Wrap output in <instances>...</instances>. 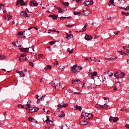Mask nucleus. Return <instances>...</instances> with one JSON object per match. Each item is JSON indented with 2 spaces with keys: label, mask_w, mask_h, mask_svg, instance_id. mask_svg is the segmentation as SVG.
Returning <instances> with one entry per match:
<instances>
[{
  "label": "nucleus",
  "mask_w": 129,
  "mask_h": 129,
  "mask_svg": "<svg viewBox=\"0 0 129 129\" xmlns=\"http://www.w3.org/2000/svg\"><path fill=\"white\" fill-rule=\"evenodd\" d=\"M86 61H92V58L91 57H87L85 58Z\"/></svg>",
  "instance_id": "nucleus-39"
},
{
  "label": "nucleus",
  "mask_w": 129,
  "mask_h": 129,
  "mask_svg": "<svg viewBox=\"0 0 129 129\" xmlns=\"http://www.w3.org/2000/svg\"><path fill=\"white\" fill-rule=\"evenodd\" d=\"M125 11H129V6H127L126 8H125Z\"/></svg>",
  "instance_id": "nucleus-61"
},
{
  "label": "nucleus",
  "mask_w": 129,
  "mask_h": 129,
  "mask_svg": "<svg viewBox=\"0 0 129 129\" xmlns=\"http://www.w3.org/2000/svg\"><path fill=\"white\" fill-rule=\"evenodd\" d=\"M19 2L20 3V5L22 6V5H23L24 4V0H19Z\"/></svg>",
  "instance_id": "nucleus-51"
},
{
  "label": "nucleus",
  "mask_w": 129,
  "mask_h": 129,
  "mask_svg": "<svg viewBox=\"0 0 129 129\" xmlns=\"http://www.w3.org/2000/svg\"><path fill=\"white\" fill-rule=\"evenodd\" d=\"M17 73H18L19 74H20V76H22V74H24V72L17 71Z\"/></svg>",
  "instance_id": "nucleus-38"
},
{
  "label": "nucleus",
  "mask_w": 129,
  "mask_h": 129,
  "mask_svg": "<svg viewBox=\"0 0 129 129\" xmlns=\"http://www.w3.org/2000/svg\"><path fill=\"white\" fill-rule=\"evenodd\" d=\"M32 5L33 7H37V6H39V4H38L37 1L35 0L32 1Z\"/></svg>",
  "instance_id": "nucleus-15"
},
{
  "label": "nucleus",
  "mask_w": 129,
  "mask_h": 129,
  "mask_svg": "<svg viewBox=\"0 0 129 129\" xmlns=\"http://www.w3.org/2000/svg\"><path fill=\"white\" fill-rule=\"evenodd\" d=\"M87 123H88V121L86 120H83L80 122V124H81V125H85L87 124Z\"/></svg>",
  "instance_id": "nucleus-11"
},
{
  "label": "nucleus",
  "mask_w": 129,
  "mask_h": 129,
  "mask_svg": "<svg viewBox=\"0 0 129 129\" xmlns=\"http://www.w3.org/2000/svg\"><path fill=\"white\" fill-rule=\"evenodd\" d=\"M125 127L129 129V124H126L125 125Z\"/></svg>",
  "instance_id": "nucleus-64"
},
{
  "label": "nucleus",
  "mask_w": 129,
  "mask_h": 129,
  "mask_svg": "<svg viewBox=\"0 0 129 129\" xmlns=\"http://www.w3.org/2000/svg\"><path fill=\"white\" fill-rule=\"evenodd\" d=\"M4 18H5V19L7 20V21H10L11 19H12V16L11 15H7L4 16Z\"/></svg>",
  "instance_id": "nucleus-12"
},
{
  "label": "nucleus",
  "mask_w": 129,
  "mask_h": 129,
  "mask_svg": "<svg viewBox=\"0 0 129 129\" xmlns=\"http://www.w3.org/2000/svg\"><path fill=\"white\" fill-rule=\"evenodd\" d=\"M91 77L92 78V79L94 80V76H96V75H97V72H93V73H91Z\"/></svg>",
  "instance_id": "nucleus-13"
},
{
  "label": "nucleus",
  "mask_w": 129,
  "mask_h": 129,
  "mask_svg": "<svg viewBox=\"0 0 129 129\" xmlns=\"http://www.w3.org/2000/svg\"><path fill=\"white\" fill-rule=\"evenodd\" d=\"M74 51V49H72L70 50V48H68V51L69 52L70 54H72L73 53V51Z\"/></svg>",
  "instance_id": "nucleus-25"
},
{
  "label": "nucleus",
  "mask_w": 129,
  "mask_h": 129,
  "mask_svg": "<svg viewBox=\"0 0 129 129\" xmlns=\"http://www.w3.org/2000/svg\"><path fill=\"white\" fill-rule=\"evenodd\" d=\"M34 108H32V107H31V108H29V111H28V112H29V113H32V112H31V110H34Z\"/></svg>",
  "instance_id": "nucleus-43"
},
{
  "label": "nucleus",
  "mask_w": 129,
  "mask_h": 129,
  "mask_svg": "<svg viewBox=\"0 0 129 129\" xmlns=\"http://www.w3.org/2000/svg\"><path fill=\"white\" fill-rule=\"evenodd\" d=\"M78 82H79V83L80 84L81 83V81L80 80H73L72 83V84H77V83H78Z\"/></svg>",
  "instance_id": "nucleus-10"
},
{
  "label": "nucleus",
  "mask_w": 129,
  "mask_h": 129,
  "mask_svg": "<svg viewBox=\"0 0 129 129\" xmlns=\"http://www.w3.org/2000/svg\"><path fill=\"white\" fill-rule=\"evenodd\" d=\"M42 56H43V54H38V57L39 58H42Z\"/></svg>",
  "instance_id": "nucleus-60"
},
{
  "label": "nucleus",
  "mask_w": 129,
  "mask_h": 129,
  "mask_svg": "<svg viewBox=\"0 0 129 129\" xmlns=\"http://www.w3.org/2000/svg\"><path fill=\"white\" fill-rule=\"evenodd\" d=\"M100 107L101 108H106L107 107H108V105L107 104H104V105H100Z\"/></svg>",
  "instance_id": "nucleus-17"
},
{
  "label": "nucleus",
  "mask_w": 129,
  "mask_h": 129,
  "mask_svg": "<svg viewBox=\"0 0 129 129\" xmlns=\"http://www.w3.org/2000/svg\"><path fill=\"white\" fill-rule=\"evenodd\" d=\"M116 59H117V57H115V58H106V60H108L109 61H114V60H116Z\"/></svg>",
  "instance_id": "nucleus-18"
},
{
  "label": "nucleus",
  "mask_w": 129,
  "mask_h": 129,
  "mask_svg": "<svg viewBox=\"0 0 129 129\" xmlns=\"http://www.w3.org/2000/svg\"><path fill=\"white\" fill-rule=\"evenodd\" d=\"M91 87V88H95V87H96V85H95V84H92Z\"/></svg>",
  "instance_id": "nucleus-45"
},
{
  "label": "nucleus",
  "mask_w": 129,
  "mask_h": 129,
  "mask_svg": "<svg viewBox=\"0 0 129 129\" xmlns=\"http://www.w3.org/2000/svg\"><path fill=\"white\" fill-rule=\"evenodd\" d=\"M75 24H69V25H67L66 26L68 27V28H71L72 27H73V26H74Z\"/></svg>",
  "instance_id": "nucleus-46"
},
{
  "label": "nucleus",
  "mask_w": 129,
  "mask_h": 129,
  "mask_svg": "<svg viewBox=\"0 0 129 129\" xmlns=\"http://www.w3.org/2000/svg\"><path fill=\"white\" fill-rule=\"evenodd\" d=\"M58 68H59V69H60V70L63 71L64 69H65V67H64V66H59Z\"/></svg>",
  "instance_id": "nucleus-35"
},
{
  "label": "nucleus",
  "mask_w": 129,
  "mask_h": 129,
  "mask_svg": "<svg viewBox=\"0 0 129 129\" xmlns=\"http://www.w3.org/2000/svg\"><path fill=\"white\" fill-rule=\"evenodd\" d=\"M118 53H119V54H120L121 55H124V54L125 55H126V53H125V52H124V51H117Z\"/></svg>",
  "instance_id": "nucleus-29"
},
{
  "label": "nucleus",
  "mask_w": 129,
  "mask_h": 129,
  "mask_svg": "<svg viewBox=\"0 0 129 129\" xmlns=\"http://www.w3.org/2000/svg\"><path fill=\"white\" fill-rule=\"evenodd\" d=\"M36 97L37 99L39 100V101H42V100H43L42 99V98H38V97H40V96L38 95L36 96Z\"/></svg>",
  "instance_id": "nucleus-40"
},
{
  "label": "nucleus",
  "mask_w": 129,
  "mask_h": 129,
  "mask_svg": "<svg viewBox=\"0 0 129 129\" xmlns=\"http://www.w3.org/2000/svg\"><path fill=\"white\" fill-rule=\"evenodd\" d=\"M12 44H13V45H14L15 47H22L21 45H17V44L16 43V42H13Z\"/></svg>",
  "instance_id": "nucleus-32"
},
{
  "label": "nucleus",
  "mask_w": 129,
  "mask_h": 129,
  "mask_svg": "<svg viewBox=\"0 0 129 129\" xmlns=\"http://www.w3.org/2000/svg\"><path fill=\"white\" fill-rule=\"evenodd\" d=\"M85 39L86 41H90V40H92V36L90 35H86L85 37Z\"/></svg>",
  "instance_id": "nucleus-8"
},
{
  "label": "nucleus",
  "mask_w": 129,
  "mask_h": 129,
  "mask_svg": "<svg viewBox=\"0 0 129 129\" xmlns=\"http://www.w3.org/2000/svg\"><path fill=\"white\" fill-rule=\"evenodd\" d=\"M25 106H27V107L25 108L26 110H28V108H31V105H30V103H29V102L27 103Z\"/></svg>",
  "instance_id": "nucleus-23"
},
{
  "label": "nucleus",
  "mask_w": 129,
  "mask_h": 129,
  "mask_svg": "<svg viewBox=\"0 0 129 129\" xmlns=\"http://www.w3.org/2000/svg\"><path fill=\"white\" fill-rule=\"evenodd\" d=\"M27 60H28V59L27 58V57L22 58V62L23 61H27Z\"/></svg>",
  "instance_id": "nucleus-52"
},
{
  "label": "nucleus",
  "mask_w": 129,
  "mask_h": 129,
  "mask_svg": "<svg viewBox=\"0 0 129 129\" xmlns=\"http://www.w3.org/2000/svg\"><path fill=\"white\" fill-rule=\"evenodd\" d=\"M93 5V0L92 1H85L84 3V6H91Z\"/></svg>",
  "instance_id": "nucleus-5"
},
{
  "label": "nucleus",
  "mask_w": 129,
  "mask_h": 129,
  "mask_svg": "<svg viewBox=\"0 0 129 129\" xmlns=\"http://www.w3.org/2000/svg\"><path fill=\"white\" fill-rule=\"evenodd\" d=\"M114 77L118 79V78H123L125 76V74L124 73H118L116 72L115 74H114Z\"/></svg>",
  "instance_id": "nucleus-1"
},
{
  "label": "nucleus",
  "mask_w": 129,
  "mask_h": 129,
  "mask_svg": "<svg viewBox=\"0 0 129 129\" xmlns=\"http://www.w3.org/2000/svg\"><path fill=\"white\" fill-rule=\"evenodd\" d=\"M126 49V52H127V53L129 54V47H127Z\"/></svg>",
  "instance_id": "nucleus-63"
},
{
  "label": "nucleus",
  "mask_w": 129,
  "mask_h": 129,
  "mask_svg": "<svg viewBox=\"0 0 129 129\" xmlns=\"http://www.w3.org/2000/svg\"><path fill=\"white\" fill-rule=\"evenodd\" d=\"M118 87H120V83L117 82L115 85V87L118 88Z\"/></svg>",
  "instance_id": "nucleus-28"
},
{
  "label": "nucleus",
  "mask_w": 129,
  "mask_h": 129,
  "mask_svg": "<svg viewBox=\"0 0 129 129\" xmlns=\"http://www.w3.org/2000/svg\"><path fill=\"white\" fill-rule=\"evenodd\" d=\"M52 67L50 65H48L46 67L44 68L45 70H51Z\"/></svg>",
  "instance_id": "nucleus-21"
},
{
  "label": "nucleus",
  "mask_w": 129,
  "mask_h": 129,
  "mask_svg": "<svg viewBox=\"0 0 129 129\" xmlns=\"http://www.w3.org/2000/svg\"><path fill=\"white\" fill-rule=\"evenodd\" d=\"M29 65H30V66H32V67H33L34 66V63H33V62H30Z\"/></svg>",
  "instance_id": "nucleus-59"
},
{
  "label": "nucleus",
  "mask_w": 129,
  "mask_h": 129,
  "mask_svg": "<svg viewBox=\"0 0 129 129\" xmlns=\"http://www.w3.org/2000/svg\"><path fill=\"white\" fill-rule=\"evenodd\" d=\"M76 109H79V110H81L82 108H81V106H79L78 105H76Z\"/></svg>",
  "instance_id": "nucleus-37"
},
{
  "label": "nucleus",
  "mask_w": 129,
  "mask_h": 129,
  "mask_svg": "<svg viewBox=\"0 0 129 129\" xmlns=\"http://www.w3.org/2000/svg\"><path fill=\"white\" fill-rule=\"evenodd\" d=\"M68 92H69V93H73L74 91L71 89H69Z\"/></svg>",
  "instance_id": "nucleus-54"
},
{
  "label": "nucleus",
  "mask_w": 129,
  "mask_h": 129,
  "mask_svg": "<svg viewBox=\"0 0 129 129\" xmlns=\"http://www.w3.org/2000/svg\"><path fill=\"white\" fill-rule=\"evenodd\" d=\"M43 110L44 111V112H46V113H47V114H49L50 113V110H46H46H45V108H44L43 109Z\"/></svg>",
  "instance_id": "nucleus-41"
},
{
  "label": "nucleus",
  "mask_w": 129,
  "mask_h": 129,
  "mask_svg": "<svg viewBox=\"0 0 129 129\" xmlns=\"http://www.w3.org/2000/svg\"><path fill=\"white\" fill-rule=\"evenodd\" d=\"M79 69L76 70V72H80V70H82L83 68L82 67H78Z\"/></svg>",
  "instance_id": "nucleus-27"
},
{
  "label": "nucleus",
  "mask_w": 129,
  "mask_h": 129,
  "mask_svg": "<svg viewBox=\"0 0 129 129\" xmlns=\"http://www.w3.org/2000/svg\"><path fill=\"white\" fill-rule=\"evenodd\" d=\"M47 119L45 120V121H46V123H48V121L50 122L51 120H50V118H49V117L46 116Z\"/></svg>",
  "instance_id": "nucleus-44"
},
{
  "label": "nucleus",
  "mask_w": 129,
  "mask_h": 129,
  "mask_svg": "<svg viewBox=\"0 0 129 129\" xmlns=\"http://www.w3.org/2000/svg\"><path fill=\"white\" fill-rule=\"evenodd\" d=\"M20 5V0H17L16 3V6H19Z\"/></svg>",
  "instance_id": "nucleus-57"
},
{
  "label": "nucleus",
  "mask_w": 129,
  "mask_h": 129,
  "mask_svg": "<svg viewBox=\"0 0 129 129\" xmlns=\"http://www.w3.org/2000/svg\"><path fill=\"white\" fill-rule=\"evenodd\" d=\"M65 116V114L64 113V112L63 111H61V114L59 115V117H64Z\"/></svg>",
  "instance_id": "nucleus-26"
},
{
  "label": "nucleus",
  "mask_w": 129,
  "mask_h": 129,
  "mask_svg": "<svg viewBox=\"0 0 129 129\" xmlns=\"http://www.w3.org/2000/svg\"><path fill=\"white\" fill-rule=\"evenodd\" d=\"M61 86V84L60 83H58L56 85V86H54V87L56 89V87H59L57 88V89H60V88H62V87H60Z\"/></svg>",
  "instance_id": "nucleus-24"
},
{
  "label": "nucleus",
  "mask_w": 129,
  "mask_h": 129,
  "mask_svg": "<svg viewBox=\"0 0 129 129\" xmlns=\"http://www.w3.org/2000/svg\"><path fill=\"white\" fill-rule=\"evenodd\" d=\"M26 56L27 55H26V54H22L21 56H20L19 57L20 61H21V62H23V60H22V58H21V57H23V58H26Z\"/></svg>",
  "instance_id": "nucleus-14"
},
{
  "label": "nucleus",
  "mask_w": 129,
  "mask_h": 129,
  "mask_svg": "<svg viewBox=\"0 0 129 129\" xmlns=\"http://www.w3.org/2000/svg\"><path fill=\"white\" fill-rule=\"evenodd\" d=\"M33 117H29L28 118V120H29V121L32 122L33 121Z\"/></svg>",
  "instance_id": "nucleus-42"
},
{
  "label": "nucleus",
  "mask_w": 129,
  "mask_h": 129,
  "mask_svg": "<svg viewBox=\"0 0 129 129\" xmlns=\"http://www.w3.org/2000/svg\"><path fill=\"white\" fill-rule=\"evenodd\" d=\"M26 14H27V13H26L25 11H22L20 13L21 16L24 17H26Z\"/></svg>",
  "instance_id": "nucleus-22"
},
{
  "label": "nucleus",
  "mask_w": 129,
  "mask_h": 129,
  "mask_svg": "<svg viewBox=\"0 0 129 129\" xmlns=\"http://www.w3.org/2000/svg\"><path fill=\"white\" fill-rule=\"evenodd\" d=\"M118 119H119L118 117H114L111 116L109 118V121H110V122H116V121H117Z\"/></svg>",
  "instance_id": "nucleus-3"
},
{
  "label": "nucleus",
  "mask_w": 129,
  "mask_h": 129,
  "mask_svg": "<svg viewBox=\"0 0 129 129\" xmlns=\"http://www.w3.org/2000/svg\"><path fill=\"white\" fill-rule=\"evenodd\" d=\"M87 117H88V119H90V118H92V117H93V114L88 113Z\"/></svg>",
  "instance_id": "nucleus-16"
},
{
  "label": "nucleus",
  "mask_w": 129,
  "mask_h": 129,
  "mask_svg": "<svg viewBox=\"0 0 129 129\" xmlns=\"http://www.w3.org/2000/svg\"><path fill=\"white\" fill-rule=\"evenodd\" d=\"M114 3V1L113 0H110L108 4L109 7H110V6L112 5V4H113Z\"/></svg>",
  "instance_id": "nucleus-30"
},
{
  "label": "nucleus",
  "mask_w": 129,
  "mask_h": 129,
  "mask_svg": "<svg viewBox=\"0 0 129 129\" xmlns=\"http://www.w3.org/2000/svg\"><path fill=\"white\" fill-rule=\"evenodd\" d=\"M88 115V113H85L84 112H83V113L81 114V117L82 118L84 117V119H88L87 115Z\"/></svg>",
  "instance_id": "nucleus-7"
},
{
  "label": "nucleus",
  "mask_w": 129,
  "mask_h": 129,
  "mask_svg": "<svg viewBox=\"0 0 129 129\" xmlns=\"http://www.w3.org/2000/svg\"><path fill=\"white\" fill-rule=\"evenodd\" d=\"M107 74H108V76H112V75H113V73L110 72V71H108L107 72Z\"/></svg>",
  "instance_id": "nucleus-33"
},
{
  "label": "nucleus",
  "mask_w": 129,
  "mask_h": 129,
  "mask_svg": "<svg viewBox=\"0 0 129 129\" xmlns=\"http://www.w3.org/2000/svg\"><path fill=\"white\" fill-rule=\"evenodd\" d=\"M68 106V104H65L64 102H62L57 105V109H60L62 107H67Z\"/></svg>",
  "instance_id": "nucleus-2"
},
{
  "label": "nucleus",
  "mask_w": 129,
  "mask_h": 129,
  "mask_svg": "<svg viewBox=\"0 0 129 129\" xmlns=\"http://www.w3.org/2000/svg\"><path fill=\"white\" fill-rule=\"evenodd\" d=\"M76 67H77V64L74 65L71 68V72L72 73H76Z\"/></svg>",
  "instance_id": "nucleus-6"
},
{
  "label": "nucleus",
  "mask_w": 129,
  "mask_h": 129,
  "mask_svg": "<svg viewBox=\"0 0 129 129\" xmlns=\"http://www.w3.org/2000/svg\"><path fill=\"white\" fill-rule=\"evenodd\" d=\"M32 122H35V123H37V122H38V121H37V120H36V119H35V118H33V119H32Z\"/></svg>",
  "instance_id": "nucleus-53"
},
{
  "label": "nucleus",
  "mask_w": 129,
  "mask_h": 129,
  "mask_svg": "<svg viewBox=\"0 0 129 129\" xmlns=\"http://www.w3.org/2000/svg\"><path fill=\"white\" fill-rule=\"evenodd\" d=\"M38 110H39V108L36 107L35 108L33 111H32V112H35L36 111H38Z\"/></svg>",
  "instance_id": "nucleus-47"
},
{
  "label": "nucleus",
  "mask_w": 129,
  "mask_h": 129,
  "mask_svg": "<svg viewBox=\"0 0 129 129\" xmlns=\"http://www.w3.org/2000/svg\"><path fill=\"white\" fill-rule=\"evenodd\" d=\"M19 49L21 52H24V53H29V48L20 47Z\"/></svg>",
  "instance_id": "nucleus-4"
},
{
  "label": "nucleus",
  "mask_w": 129,
  "mask_h": 129,
  "mask_svg": "<svg viewBox=\"0 0 129 129\" xmlns=\"http://www.w3.org/2000/svg\"><path fill=\"white\" fill-rule=\"evenodd\" d=\"M20 36H24L23 34V32L22 31H19L17 35V37H18V38H20Z\"/></svg>",
  "instance_id": "nucleus-19"
},
{
  "label": "nucleus",
  "mask_w": 129,
  "mask_h": 129,
  "mask_svg": "<svg viewBox=\"0 0 129 129\" xmlns=\"http://www.w3.org/2000/svg\"><path fill=\"white\" fill-rule=\"evenodd\" d=\"M120 31H118L117 32H113L114 34H115V35H118V33H120Z\"/></svg>",
  "instance_id": "nucleus-55"
},
{
  "label": "nucleus",
  "mask_w": 129,
  "mask_h": 129,
  "mask_svg": "<svg viewBox=\"0 0 129 129\" xmlns=\"http://www.w3.org/2000/svg\"><path fill=\"white\" fill-rule=\"evenodd\" d=\"M3 7H4V8H5V6H4V5H2V4H0V11H1V9H3Z\"/></svg>",
  "instance_id": "nucleus-56"
},
{
  "label": "nucleus",
  "mask_w": 129,
  "mask_h": 129,
  "mask_svg": "<svg viewBox=\"0 0 129 129\" xmlns=\"http://www.w3.org/2000/svg\"><path fill=\"white\" fill-rule=\"evenodd\" d=\"M55 43H56V42H55V41H50V45H51V46H52V45H53V44H55Z\"/></svg>",
  "instance_id": "nucleus-49"
},
{
  "label": "nucleus",
  "mask_w": 129,
  "mask_h": 129,
  "mask_svg": "<svg viewBox=\"0 0 129 129\" xmlns=\"http://www.w3.org/2000/svg\"><path fill=\"white\" fill-rule=\"evenodd\" d=\"M66 39H68V40H70V39H72L73 38V35L72 34H68V33H66Z\"/></svg>",
  "instance_id": "nucleus-9"
},
{
  "label": "nucleus",
  "mask_w": 129,
  "mask_h": 129,
  "mask_svg": "<svg viewBox=\"0 0 129 129\" xmlns=\"http://www.w3.org/2000/svg\"><path fill=\"white\" fill-rule=\"evenodd\" d=\"M64 11H65V9L63 10V9H61V8H60V10H58V13H63V12H64Z\"/></svg>",
  "instance_id": "nucleus-48"
},
{
  "label": "nucleus",
  "mask_w": 129,
  "mask_h": 129,
  "mask_svg": "<svg viewBox=\"0 0 129 129\" xmlns=\"http://www.w3.org/2000/svg\"><path fill=\"white\" fill-rule=\"evenodd\" d=\"M58 61H55V62H54V65H58Z\"/></svg>",
  "instance_id": "nucleus-62"
},
{
  "label": "nucleus",
  "mask_w": 129,
  "mask_h": 129,
  "mask_svg": "<svg viewBox=\"0 0 129 129\" xmlns=\"http://www.w3.org/2000/svg\"><path fill=\"white\" fill-rule=\"evenodd\" d=\"M26 16H25V18H30L31 17V15L28 14L27 13L25 14Z\"/></svg>",
  "instance_id": "nucleus-50"
},
{
  "label": "nucleus",
  "mask_w": 129,
  "mask_h": 129,
  "mask_svg": "<svg viewBox=\"0 0 129 129\" xmlns=\"http://www.w3.org/2000/svg\"><path fill=\"white\" fill-rule=\"evenodd\" d=\"M99 106H100V105H98V104H96L95 105V107H96V108H99Z\"/></svg>",
  "instance_id": "nucleus-58"
},
{
  "label": "nucleus",
  "mask_w": 129,
  "mask_h": 129,
  "mask_svg": "<svg viewBox=\"0 0 129 129\" xmlns=\"http://www.w3.org/2000/svg\"><path fill=\"white\" fill-rule=\"evenodd\" d=\"M52 19L53 20H57V19H58V15H53Z\"/></svg>",
  "instance_id": "nucleus-36"
},
{
  "label": "nucleus",
  "mask_w": 129,
  "mask_h": 129,
  "mask_svg": "<svg viewBox=\"0 0 129 129\" xmlns=\"http://www.w3.org/2000/svg\"><path fill=\"white\" fill-rule=\"evenodd\" d=\"M61 3L63 6H66V7H68V6H69V3L68 2H61Z\"/></svg>",
  "instance_id": "nucleus-31"
},
{
  "label": "nucleus",
  "mask_w": 129,
  "mask_h": 129,
  "mask_svg": "<svg viewBox=\"0 0 129 129\" xmlns=\"http://www.w3.org/2000/svg\"><path fill=\"white\" fill-rule=\"evenodd\" d=\"M81 14V12H74V14L75 16H76L77 15H80Z\"/></svg>",
  "instance_id": "nucleus-34"
},
{
  "label": "nucleus",
  "mask_w": 129,
  "mask_h": 129,
  "mask_svg": "<svg viewBox=\"0 0 129 129\" xmlns=\"http://www.w3.org/2000/svg\"><path fill=\"white\" fill-rule=\"evenodd\" d=\"M6 58H7L6 55L0 54V60H4V59H6Z\"/></svg>",
  "instance_id": "nucleus-20"
}]
</instances>
